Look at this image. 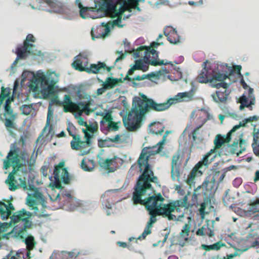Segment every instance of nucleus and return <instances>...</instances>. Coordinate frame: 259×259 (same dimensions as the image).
<instances>
[{"instance_id": "nucleus-64", "label": "nucleus", "mask_w": 259, "mask_h": 259, "mask_svg": "<svg viewBox=\"0 0 259 259\" xmlns=\"http://www.w3.org/2000/svg\"><path fill=\"white\" fill-rule=\"evenodd\" d=\"M242 183V179L240 178H236L233 182V185L234 187L237 188Z\"/></svg>"}, {"instance_id": "nucleus-40", "label": "nucleus", "mask_w": 259, "mask_h": 259, "mask_svg": "<svg viewBox=\"0 0 259 259\" xmlns=\"http://www.w3.org/2000/svg\"><path fill=\"white\" fill-rule=\"evenodd\" d=\"M20 110L23 114L28 115L33 110L32 105H23L20 107Z\"/></svg>"}, {"instance_id": "nucleus-8", "label": "nucleus", "mask_w": 259, "mask_h": 259, "mask_svg": "<svg viewBox=\"0 0 259 259\" xmlns=\"http://www.w3.org/2000/svg\"><path fill=\"white\" fill-rule=\"evenodd\" d=\"M201 186L203 190L204 202L201 204L200 212L202 213L205 209L206 205L207 203L211 204V201H213V197L218 187L215 186V178L213 177L211 180L209 182L207 179L205 180Z\"/></svg>"}, {"instance_id": "nucleus-28", "label": "nucleus", "mask_w": 259, "mask_h": 259, "mask_svg": "<svg viewBox=\"0 0 259 259\" xmlns=\"http://www.w3.org/2000/svg\"><path fill=\"white\" fill-rule=\"evenodd\" d=\"M149 54L148 53L147 50L144 51V60H145V62L146 64H149L153 66H157V65H167L170 64L171 66H173V63L171 62H166L164 63V61L163 60H161L160 61H157L156 60H151V61L149 60L150 58Z\"/></svg>"}, {"instance_id": "nucleus-63", "label": "nucleus", "mask_w": 259, "mask_h": 259, "mask_svg": "<svg viewBox=\"0 0 259 259\" xmlns=\"http://www.w3.org/2000/svg\"><path fill=\"white\" fill-rule=\"evenodd\" d=\"M89 56V53L87 51H84L80 53L78 55L76 56L77 58L88 59Z\"/></svg>"}, {"instance_id": "nucleus-6", "label": "nucleus", "mask_w": 259, "mask_h": 259, "mask_svg": "<svg viewBox=\"0 0 259 259\" xmlns=\"http://www.w3.org/2000/svg\"><path fill=\"white\" fill-rule=\"evenodd\" d=\"M29 41H35L34 37L31 34L27 35L26 41L24 42L23 45H19L17 47L15 52L17 54V58L11 66V69L12 71V72L10 73L11 75L14 73V71L13 70L15 68L14 65L17 63L18 60L24 59L27 56L31 54L38 56L41 55V52L39 51L34 50V49L35 46L32 44L29 43L28 42Z\"/></svg>"}, {"instance_id": "nucleus-60", "label": "nucleus", "mask_w": 259, "mask_h": 259, "mask_svg": "<svg viewBox=\"0 0 259 259\" xmlns=\"http://www.w3.org/2000/svg\"><path fill=\"white\" fill-rule=\"evenodd\" d=\"M257 141L256 143H255L253 141V143L252 144V147L253 148V151L254 153L257 156L259 157V145H257V146H255V145H257Z\"/></svg>"}, {"instance_id": "nucleus-12", "label": "nucleus", "mask_w": 259, "mask_h": 259, "mask_svg": "<svg viewBox=\"0 0 259 259\" xmlns=\"http://www.w3.org/2000/svg\"><path fill=\"white\" fill-rule=\"evenodd\" d=\"M239 103H240L239 109L243 110L244 107L249 108L250 110H252L251 105H254L255 102V97L253 95V89L250 88L248 90V95L247 97L244 94L239 98Z\"/></svg>"}, {"instance_id": "nucleus-1", "label": "nucleus", "mask_w": 259, "mask_h": 259, "mask_svg": "<svg viewBox=\"0 0 259 259\" xmlns=\"http://www.w3.org/2000/svg\"><path fill=\"white\" fill-rule=\"evenodd\" d=\"M171 103L165 102L159 103L153 99H148L145 103L139 97L133 99L130 112L123 117L124 125L129 131H135L140 128L146 120V114L151 110L162 111L167 109Z\"/></svg>"}, {"instance_id": "nucleus-25", "label": "nucleus", "mask_w": 259, "mask_h": 259, "mask_svg": "<svg viewBox=\"0 0 259 259\" xmlns=\"http://www.w3.org/2000/svg\"><path fill=\"white\" fill-rule=\"evenodd\" d=\"M170 132L167 131L165 134L163 136L162 140L159 141L156 145L148 148L150 149L148 152L149 155H153L159 153L163 149V145L164 144L165 141V138L167 135L170 133ZM150 148V147H149Z\"/></svg>"}, {"instance_id": "nucleus-19", "label": "nucleus", "mask_w": 259, "mask_h": 259, "mask_svg": "<svg viewBox=\"0 0 259 259\" xmlns=\"http://www.w3.org/2000/svg\"><path fill=\"white\" fill-rule=\"evenodd\" d=\"M174 211V207H170L168 205H163L162 208L159 209L157 211V215H162L163 216L167 217L169 220L180 221L179 218H177L176 216L171 213Z\"/></svg>"}, {"instance_id": "nucleus-7", "label": "nucleus", "mask_w": 259, "mask_h": 259, "mask_svg": "<svg viewBox=\"0 0 259 259\" xmlns=\"http://www.w3.org/2000/svg\"><path fill=\"white\" fill-rule=\"evenodd\" d=\"M139 193L140 202H136L133 200L134 203L136 204H141L145 205L146 208L149 211V214H151L155 210H156V211H157L159 209L162 208V206L164 204L162 203L164 199L162 197L160 193L149 196L147 199H143V196L148 195V192L140 191ZM156 213H157V212H156Z\"/></svg>"}, {"instance_id": "nucleus-46", "label": "nucleus", "mask_w": 259, "mask_h": 259, "mask_svg": "<svg viewBox=\"0 0 259 259\" xmlns=\"http://www.w3.org/2000/svg\"><path fill=\"white\" fill-rule=\"evenodd\" d=\"M122 20L121 17H118L116 19L114 20L111 23H109V24L111 25L112 28H114L115 26L122 28L124 26V24H121Z\"/></svg>"}, {"instance_id": "nucleus-10", "label": "nucleus", "mask_w": 259, "mask_h": 259, "mask_svg": "<svg viewBox=\"0 0 259 259\" xmlns=\"http://www.w3.org/2000/svg\"><path fill=\"white\" fill-rule=\"evenodd\" d=\"M63 103L64 104L70 106L78 112L74 114V117L78 120L81 118V116L83 112L87 115H89L93 111L90 108V104L83 101H76L73 102L71 97L68 95H65Z\"/></svg>"}, {"instance_id": "nucleus-3", "label": "nucleus", "mask_w": 259, "mask_h": 259, "mask_svg": "<svg viewBox=\"0 0 259 259\" xmlns=\"http://www.w3.org/2000/svg\"><path fill=\"white\" fill-rule=\"evenodd\" d=\"M148 148L145 147L143 149L138 160L140 171H142V166H145V169L143 174L139 176L133 193V200H134L136 202H140V199H139L140 191H147L148 194L150 195L153 191L150 182L156 184L158 183L157 177L154 176L153 171L150 169V165L148 163V156L145 157L146 154L148 153L147 151Z\"/></svg>"}, {"instance_id": "nucleus-17", "label": "nucleus", "mask_w": 259, "mask_h": 259, "mask_svg": "<svg viewBox=\"0 0 259 259\" xmlns=\"http://www.w3.org/2000/svg\"><path fill=\"white\" fill-rule=\"evenodd\" d=\"M15 210V208L13 205L9 202L8 204L4 202H0V216L2 219L4 221L7 220L11 217L12 212Z\"/></svg>"}, {"instance_id": "nucleus-5", "label": "nucleus", "mask_w": 259, "mask_h": 259, "mask_svg": "<svg viewBox=\"0 0 259 259\" xmlns=\"http://www.w3.org/2000/svg\"><path fill=\"white\" fill-rule=\"evenodd\" d=\"M12 150H11L7 157L8 161L12 163L13 167V171L9 174L8 179L6 180L5 183L9 184V189L11 191H15L19 188H23L24 190H34L35 186L33 184V182L30 183L28 182V186H27L25 177L23 179L21 177L18 178L20 183H17V180L16 179V176H19V171L24 174L25 176L27 175V170L26 169L22 168L20 169L22 164L20 163L19 159L16 156H13L11 158H9L12 154Z\"/></svg>"}, {"instance_id": "nucleus-54", "label": "nucleus", "mask_w": 259, "mask_h": 259, "mask_svg": "<svg viewBox=\"0 0 259 259\" xmlns=\"http://www.w3.org/2000/svg\"><path fill=\"white\" fill-rule=\"evenodd\" d=\"M201 189V186H198L197 189H195L192 197V205H195L197 203V196L198 194L197 193V191Z\"/></svg>"}, {"instance_id": "nucleus-29", "label": "nucleus", "mask_w": 259, "mask_h": 259, "mask_svg": "<svg viewBox=\"0 0 259 259\" xmlns=\"http://www.w3.org/2000/svg\"><path fill=\"white\" fill-rule=\"evenodd\" d=\"M105 67H106V64L104 63L99 61L98 64H93L90 65V67H88L86 72L93 73H97L98 72L102 73V69Z\"/></svg>"}, {"instance_id": "nucleus-45", "label": "nucleus", "mask_w": 259, "mask_h": 259, "mask_svg": "<svg viewBox=\"0 0 259 259\" xmlns=\"http://www.w3.org/2000/svg\"><path fill=\"white\" fill-rule=\"evenodd\" d=\"M190 227L187 224H185L183 228V230L180 233L181 236L185 238V240H187L188 238L186 237H187L189 235V231H190Z\"/></svg>"}, {"instance_id": "nucleus-50", "label": "nucleus", "mask_w": 259, "mask_h": 259, "mask_svg": "<svg viewBox=\"0 0 259 259\" xmlns=\"http://www.w3.org/2000/svg\"><path fill=\"white\" fill-rule=\"evenodd\" d=\"M250 211L254 212H258L256 215H259V200H256L250 208Z\"/></svg>"}, {"instance_id": "nucleus-36", "label": "nucleus", "mask_w": 259, "mask_h": 259, "mask_svg": "<svg viewBox=\"0 0 259 259\" xmlns=\"http://www.w3.org/2000/svg\"><path fill=\"white\" fill-rule=\"evenodd\" d=\"M75 4L80 9V11H79L80 16L83 19L87 18L88 17L87 14V10L88 9V8L83 7V6L81 3V0H75Z\"/></svg>"}, {"instance_id": "nucleus-56", "label": "nucleus", "mask_w": 259, "mask_h": 259, "mask_svg": "<svg viewBox=\"0 0 259 259\" xmlns=\"http://www.w3.org/2000/svg\"><path fill=\"white\" fill-rule=\"evenodd\" d=\"M67 130L68 132L69 135L71 136L72 134H75V127L73 123L70 121L67 122Z\"/></svg>"}, {"instance_id": "nucleus-11", "label": "nucleus", "mask_w": 259, "mask_h": 259, "mask_svg": "<svg viewBox=\"0 0 259 259\" xmlns=\"http://www.w3.org/2000/svg\"><path fill=\"white\" fill-rule=\"evenodd\" d=\"M234 70L228 64L222 63L220 65L218 64H214V73L213 77L217 81H223L226 78L230 79L229 75H232Z\"/></svg>"}, {"instance_id": "nucleus-39", "label": "nucleus", "mask_w": 259, "mask_h": 259, "mask_svg": "<svg viewBox=\"0 0 259 259\" xmlns=\"http://www.w3.org/2000/svg\"><path fill=\"white\" fill-rule=\"evenodd\" d=\"M32 209L34 210V211L33 212L34 214L38 218H46L49 215V214L48 213H47L45 208H42L40 211L38 210V208L37 207H33Z\"/></svg>"}, {"instance_id": "nucleus-2", "label": "nucleus", "mask_w": 259, "mask_h": 259, "mask_svg": "<svg viewBox=\"0 0 259 259\" xmlns=\"http://www.w3.org/2000/svg\"><path fill=\"white\" fill-rule=\"evenodd\" d=\"M59 74L54 71L48 70L46 73L38 70L36 74L32 71H24L22 74L21 83L26 84L35 98L48 97L55 92V87L59 81Z\"/></svg>"}, {"instance_id": "nucleus-43", "label": "nucleus", "mask_w": 259, "mask_h": 259, "mask_svg": "<svg viewBox=\"0 0 259 259\" xmlns=\"http://www.w3.org/2000/svg\"><path fill=\"white\" fill-rule=\"evenodd\" d=\"M242 137H243V134H241L239 136V137L240 138L239 145H240L241 150L239 151V152H236V154L238 156H239L240 154H241L242 153V152L245 151L246 149L245 145L246 144V142L244 140H243L241 139V138Z\"/></svg>"}, {"instance_id": "nucleus-52", "label": "nucleus", "mask_w": 259, "mask_h": 259, "mask_svg": "<svg viewBox=\"0 0 259 259\" xmlns=\"http://www.w3.org/2000/svg\"><path fill=\"white\" fill-rule=\"evenodd\" d=\"M163 205H168V206H170V207H174V210H175V209L176 208V207L177 206H184V205L183 204L182 200H181L175 201L172 202H170L169 204H164Z\"/></svg>"}, {"instance_id": "nucleus-34", "label": "nucleus", "mask_w": 259, "mask_h": 259, "mask_svg": "<svg viewBox=\"0 0 259 259\" xmlns=\"http://www.w3.org/2000/svg\"><path fill=\"white\" fill-rule=\"evenodd\" d=\"M213 80L212 79L211 81H209L208 82H210V85L211 87L215 88L217 89H219L220 88H223V91L224 90H227L228 88L230 87V85L231 84L232 82H230L229 83L224 81H221V82L218 83H213Z\"/></svg>"}, {"instance_id": "nucleus-32", "label": "nucleus", "mask_w": 259, "mask_h": 259, "mask_svg": "<svg viewBox=\"0 0 259 259\" xmlns=\"http://www.w3.org/2000/svg\"><path fill=\"white\" fill-rule=\"evenodd\" d=\"M52 103H50L48 107V112L47 115V122L46 125L43 130V132H45L48 127H49V133L50 132L52 128L51 127H49L50 120L52 118H53V114H54V110L52 108Z\"/></svg>"}, {"instance_id": "nucleus-61", "label": "nucleus", "mask_w": 259, "mask_h": 259, "mask_svg": "<svg viewBox=\"0 0 259 259\" xmlns=\"http://www.w3.org/2000/svg\"><path fill=\"white\" fill-rule=\"evenodd\" d=\"M71 137L73 138V140L71 141H74L75 143L77 144H80V143H82V141L80 139L79 135H76L75 134H72Z\"/></svg>"}, {"instance_id": "nucleus-21", "label": "nucleus", "mask_w": 259, "mask_h": 259, "mask_svg": "<svg viewBox=\"0 0 259 259\" xmlns=\"http://www.w3.org/2000/svg\"><path fill=\"white\" fill-rule=\"evenodd\" d=\"M216 94L218 99L214 94L211 95L213 100L216 103L220 102L222 103H225L228 100L230 99L229 97L230 92L227 90H224V91H217Z\"/></svg>"}, {"instance_id": "nucleus-48", "label": "nucleus", "mask_w": 259, "mask_h": 259, "mask_svg": "<svg viewBox=\"0 0 259 259\" xmlns=\"http://www.w3.org/2000/svg\"><path fill=\"white\" fill-rule=\"evenodd\" d=\"M119 126L118 125L117 123L111 121L108 123L106 130L108 131H116L119 129Z\"/></svg>"}, {"instance_id": "nucleus-18", "label": "nucleus", "mask_w": 259, "mask_h": 259, "mask_svg": "<svg viewBox=\"0 0 259 259\" xmlns=\"http://www.w3.org/2000/svg\"><path fill=\"white\" fill-rule=\"evenodd\" d=\"M180 154L178 152L175 153L172 156L171 161V178L173 180H176L177 179L179 180V166L180 162Z\"/></svg>"}, {"instance_id": "nucleus-27", "label": "nucleus", "mask_w": 259, "mask_h": 259, "mask_svg": "<svg viewBox=\"0 0 259 259\" xmlns=\"http://www.w3.org/2000/svg\"><path fill=\"white\" fill-rule=\"evenodd\" d=\"M164 34L167 37V39L170 44H177V42L178 41V38L177 39H173L171 38V35H176L177 36V31L176 29L174 28L171 26H166L163 29Z\"/></svg>"}, {"instance_id": "nucleus-42", "label": "nucleus", "mask_w": 259, "mask_h": 259, "mask_svg": "<svg viewBox=\"0 0 259 259\" xmlns=\"http://www.w3.org/2000/svg\"><path fill=\"white\" fill-rule=\"evenodd\" d=\"M110 138H107L105 140H102L101 139H98V146L100 148L103 147H111V144L109 143H111L109 140Z\"/></svg>"}, {"instance_id": "nucleus-26", "label": "nucleus", "mask_w": 259, "mask_h": 259, "mask_svg": "<svg viewBox=\"0 0 259 259\" xmlns=\"http://www.w3.org/2000/svg\"><path fill=\"white\" fill-rule=\"evenodd\" d=\"M109 24L108 25L105 22H102L101 25L98 26L97 28L98 34L95 37L97 38L105 37L108 36V33L110 32L111 28L109 26Z\"/></svg>"}, {"instance_id": "nucleus-58", "label": "nucleus", "mask_w": 259, "mask_h": 259, "mask_svg": "<svg viewBox=\"0 0 259 259\" xmlns=\"http://www.w3.org/2000/svg\"><path fill=\"white\" fill-rule=\"evenodd\" d=\"M194 178V172L191 171L188 176V178L186 180V182L189 185H191L193 183V179Z\"/></svg>"}, {"instance_id": "nucleus-14", "label": "nucleus", "mask_w": 259, "mask_h": 259, "mask_svg": "<svg viewBox=\"0 0 259 259\" xmlns=\"http://www.w3.org/2000/svg\"><path fill=\"white\" fill-rule=\"evenodd\" d=\"M135 64L130 65L131 68L128 70L126 76L123 78V80H121V82L126 80H132L133 78L130 77L129 75L133 74L136 70H141L143 71H146L148 70V67L146 65L145 60H136L135 61ZM119 82H121V81L119 80Z\"/></svg>"}, {"instance_id": "nucleus-31", "label": "nucleus", "mask_w": 259, "mask_h": 259, "mask_svg": "<svg viewBox=\"0 0 259 259\" xmlns=\"http://www.w3.org/2000/svg\"><path fill=\"white\" fill-rule=\"evenodd\" d=\"M225 246L226 244L225 243L220 241L212 245H207L205 244H202L201 247L203 249L206 250V251H209L210 250H218L221 247Z\"/></svg>"}, {"instance_id": "nucleus-33", "label": "nucleus", "mask_w": 259, "mask_h": 259, "mask_svg": "<svg viewBox=\"0 0 259 259\" xmlns=\"http://www.w3.org/2000/svg\"><path fill=\"white\" fill-rule=\"evenodd\" d=\"M13 97H12L11 99H10V98H8L5 102L4 106V115L5 116H9L10 118L14 117V115H13V110L11 109L10 105V103L11 101V100H13Z\"/></svg>"}, {"instance_id": "nucleus-41", "label": "nucleus", "mask_w": 259, "mask_h": 259, "mask_svg": "<svg viewBox=\"0 0 259 259\" xmlns=\"http://www.w3.org/2000/svg\"><path fill=\"white\" fill-rule=\"evenodd\" d=\"M241 126H244L242 122H240L239 124L235 125L232 129L229 132L226 136V140L227 142H229L231 140L232 134L239 129Z\"/></svg>"}, {"instance_id": "nucleus-23", "label": "nucleus", "mask_w": 259, "mask_h": 259, "mask_svg": "<svg viewBox=\"0 0 259 259\" xmlns=\"http://www.w3.org/2000/svg\"><path fill=\"white\" fill-rule=\"evenodd\" d=\"M120 189H111L106 191L101 196V201L102 202V205L105 208L111 209L112 205L109 202V199L110 197V194L111 192H117L121 190Z\"/></svg>"}, {"instance_id": "nucleus-35", "label": "nucleus", "mask_w": 259, "mask_h": 259, "mask_svg": "<svg viewBox=\"0 0 259 259\" xmlns=\"http://www.w3.org/2000/svg\"><path fill=\"white\" fill-rule=\"evenodd\" d=\"M113 161V159L107 158L104 159L101 157H99L98 163L101 167L107 169H108L109 166L112 164Z\"/></svg>"}, {"instance_id": "nucleus-51", "label": "nucleus", "mask_w": 259, "mask_h": 259, "mask_svg": "<svg viewBox=\"0 0 259 259\" xmlns=\"http://www.w3.org/2000/svg\"><path fill=\"white\" fill-rule=\"evenodd\" d=\"M25 251L26 249H19L17 251L16 253V257L15 256H13V257H14L16 259H24ZM11 257V256L10 255V258Z\"/></svg>"}, {"instance_id": "nucleus-30", "label": "nucleus", "mask_w": 259, "mask_h": 259, "mask_svg": "<svg viewBox=\"0 0 259 259\" xmlns=\"http://www.w3.org/2000/svg\"><path fill=\"white\" fill-rule=\"evenodd\" d=\"M94 161L91 159L84 158L82 160L80 166L81 168L86 171H92L94 168Z\"/></svg>"}, {"instance_id": "nucleus-59", "label": "nucleus", "mask_w": 259, "mask_h": 259, "mask_svg": "<svg viewBox=\"0 0 259 259\" xmlns=\"http://www.w3.org/2000/svg\"><path fill=\"white\" fill-rule=\"evenodd\" d=\"M116 53L118 54H120V55L119 56H118L116 59L115 60V63L114 64H115L116 62L120 61V60H122L123 59H124L126 56V53L125 52V54H123L122 53V51H116Z\"/></svg>"}, {"instance_id": "nucleus-38", "label": "nucleus", "mask_w": 259, "mask_h": 259, "mask_svg": "<svg viewBox=\"0 0 259 259\" xmlns=\"http://www.w3.org/2000/svg\"><path fill=\"white\" fill-rule=\"evenodd\" d=\"M221 138L222 136L221 135H218L215 137V139L214 140V144L218 148H220L223 146L225 142L228 143L226 140V138L225 139L223 138V139H222ZM223 138H224V136L223 137Z\"/></svg>"}, {"instance_id": "nucleus-16", "label": "nucleus", "mask_w": 259, "mask_h": 259, "mask_svg": "<svg viewBox=\"0 0 259 259\" xmlns=\"http://www.w3.org/2000/svg\"><path fill=\"white\" fill-rule=\"evenodd\" d=\"M193 90L192 89L188 92L179 93L173 98H169L166 102L171 103V105L182 101H189L192 99Z\"/></svg>"}, {"instance_id": "nucleus-53", "label": "nucleus", "mask_w": 259, "mask_h": 259, "mask_svg": "<svg viewBox=\"0 0 259 259\" xmlns=\"http://www.w3.org/2000/svg\"><path fill=\"white\" fill-rule=\"evenodd\" d=\"M207 229H208V224L203 225L196 232V234L199 236H204L206 234Z\"/></svg>"}, {"instance_id": "nucleus-15", "label": "nucleus", "mask_w": 259, "mask_h": 259, "mask_svg": "<svg viewBox=\"0 0 259 259\" xmlns=\"http://www.w3.org/2000/svg\"><path fill=\"white\" fill-rule=\"evenodd\" d=\"M121 81V78H116L113 77H108L106 78L105 81L103 82V87L98 89L97 91V96H99L105 92L106 90L110 89L116 87Z\"/></svg>"}, {"instance_id": "nucleus-22", "label": "nucleus", "mask_w": 259, "mask_h": 259, "mask_svg": "<svg viewBox=\"0 0 259 259\" xmlns=\"http://www.w3.org/2000/svg\"><path fill=\"white\" fill-rule=\"evenodd\" d=\"M72 66L76 70L86 71L88 68V59L77 58L75 57Z\"/></svg>"}, {"instance_id": "nucleus-57", "label": "nucleus", "mask_w": 259, "mask_h": 259, "mask_svg": "<svg viewBox=\"0 0 259 259\" xmlns=\"http://www.w3.org/2000/svg\"><path fill=\"white\" fill-rule=\"evenodd\" d=\"M259 119V117L257 116L256 115H253L252 116H250L247 118L244 119L242 121V123L243 125L245 126V124L250 121H252L253 120H257Z\"/></svg>"}, {"instance_id": "nucleus-62", "label": "nucleus", "mask_w": 259, "mask_h": 259, "mask_svg": "<svg viewBox=\"0 0 259 259\" xmlns=\"http://www.w3.org/2000/svg\"><path fill=\"white\" fill-rule=\"evenodd\" d=\"M146 50L147 51V52H148L149 49H147ZM148 53L149 54H151L152 55V58L153 59L152 60H157V59L158 58V52L157 51H156L154 49H151L150 52V53L149 52H148Z\"/></svg>"}, {"instance_id": "nucleus-9", "label": "nucleus", "mask_w": 259, "mask_h": 259, "mask_svg": "<svg viewBox=\"0 0 259 259\" xmlns=\"http://www.w3.org/2000/svg\"><path fill=\"white\" fill-rule=\"evenodd\" d=\"M64 165V162H60L59 164L55 167L54 170V179L53 183H51V187H55L57 189H62L63 187L62 186L60 179L65 184L69 183L70 178L67 168L63 167Z\"/></svg>"}, {"instance_id": "nucleus-20", "label": "nucleus", "mask_w": 259, "mask_h": 259, "mask_svg": "<svg viewBox=\"0 0 259 259\" xmlns=\"http://www.w3.org/2000/svg\"><path fill=\"white\" fill-rule=\"evenodd\" d=\"M217 150L215 148L211 149L206 155H205L202 160L198 162L196 166L200 168V166L204 165L207 166L209 163L214 159L217 156Z\"/></svg>"}, {"instance_id": "nucleus-55", "label": "nucleus", "mask_w": 259, "mask_h": 259, "mask_svg": "<svg viewBox=\"0 0 259 259\" xmlns=\"http://www.w3.org/2000/svg\"><path fill=\"white\" fill-rule=\"evenodd\" d=\"M86 128L89 132L91 133L93 135L97 131L98 129L97 126L94 125L93 123H90V124H87Z\"/></svg>"}, {"instance_id": "nucleus-49", "label": "nucleus", "mask_w": 259, "mask_h": 259, "mask_svg": "<svg viewBox=\"0 0 259 259\" xmlns=\"http://www.w3.org/2000/svg\"><path fill=\"white\" fill-rule=\"evenodd\" d=\"M151 229H149L148 227H145L143 232L141 234V235L139 236L138 238L136 239V242H137V240H143L145 239L146 237V236L151 234Z\"/></svg>"}, {"instance_id": "nucleus-4", "label": "nucleus", "mask_w": 259, "mask_h": 259, "mask_svg": "<svg viewBox=\"0 0 259 259\" xmlns=\"http://www.w3.org/2000/svg\"><path fill=\"white\" fill-rule=\"evenodd\" d=\"M32 215V212L23 208L12 214V216L10 218V222L4 223L0 222V233L6 231V228L12 224L15 225L11 232L3 234L2 237L7 239H8L10 236L20 238L25 237L27 235V229L32 225V222L29 220Z\"/></svg>"}, {"instance_id": "nucleus-13", "label": "nucleus", "mask_w": 259, "mask_h": 259, "mask_svg": "<svg viewBox=\"0 0 259 259\" xmlns=\"http://www.w3.org/2000/svg\"><path fill=\"white\" fill-rule=\"evenodd\" d=\"M208 63V60H206L202 64L203 69L199 75L197 77L198 81L200 83H207L209 81H211L212 79H214L213 77L214 73L213 71L214 70V64L212 65V67L213 68V70L211 71L210 69L207 68V64Z\"/></svg>"}, {"instance_id": "nucleus-24", "label": "nucleus", "mask_w": 259, "mask_h": 259, "mask_svg": "<svg viewBox=\"0 0 259 259\" xmlns=\"http://www.w3.org/2000/svg\"><path fill=\"white\" fill-rule=\"evenodd\" d=\"M27 234H28L27 233ZM23 242H25L27 251L25 253V258L27 257L30 258V251L33 249L35 246V243L34 240V237L32 236H29L27 235L25 237H24Z\"/></svg>"}, {"instance_id": "nucleus-47", "label": "nucleus", "mask_w": 259, "mask_h": 259, "mask_svg": "<svg viewBox=\"0 0 259 259\" xmlns=\"http://www.w3.org/2000/svg\"><path fill=\"white\" fill-rule=\"evenodd\" d=\"M151 216L150 218L149 221L148 222L147 224L146 227H148L149 229H151V228L152 227V224L154 223L157 219H156V213H154V212H152L151 214H149Z\"/></svg>"}, {"instance_id": "nucleus-44", "label": "nucleus", "mask_w": 259, "mask_h": 259, "mask_svg": "<svg viewBox=\"0 0 259 259\" xmlns=\"http://www.w3.org/2000/svg\"><path fill=\"white\" fill-rule=\"evenodd\" d=\"M70 144H71V148L73 150H78L81 148H84L85 145L88 146L87 145L85 142H84L83 141H82V143H80V144L75 143L74 142V141H71Z\"/></svg>"}, {"instance_id": "nucleus-37", "label": "nucleus", "mask_w": 259, "mask_h": 259, "mask_svg": "<svg viewBox=\"0 0 259 259\" xmlns=\"http://www.w3.org/2000/svg\"><path fill=\"white\" fill-rule=\"evenodd\" d=\"M87 131V129L82 128V132L84 134V138L85 140V143L88 146L90 147L92 144V139L94 138V135L91 134Z\"/></svg>"}]
</instances>
